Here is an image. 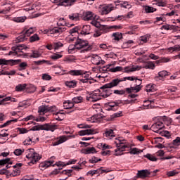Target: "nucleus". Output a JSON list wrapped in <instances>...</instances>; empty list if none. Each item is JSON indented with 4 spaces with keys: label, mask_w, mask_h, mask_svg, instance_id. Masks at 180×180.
I'll list each match as a JSON object with an SVG mask.
<instances>
[{
    "label": "nucleus",
    "mask_w": 180,
    "mask_h": 180,
    "mask_svg": "<svg viewBox=\"0 0 180 180\" xmlns=\"http://www.w3.org/2000/svg\"><path fill=\"white\" fill-rule=\"evenodd\" d=\"M26 158L29 160L28 165H34L37 162L40 161L41 156L39 153L34 152V149L30 148L27 150Z\"/></svg>",
    "instance_id": "1"
},
{
    "label": "nucleus",
    "mask_w": 180,
    "mask_h": 180,
    "mask_svg": "<svg viewBox=\"0 0 180 180\" xmlns=\"http://www.w3.org/2000/svg\"><path fill=\"white\" fill-rule=\"evenodd\" d=\"M76 47L77 50H81L82 49H84V50L81 51V53H85V51H89L92 50V46L89 45L88 41H85L81 39H77Z\"/></svg>",
    "instance_id": "2"
},
{
    "label": "nucleus",
    "mask_w": 180,
    "mask_h": 180,
    "mask_svg": "<svg viewBox=\"0 0 180 180\" xmlns=\"http://www.w3.org/2000/svg\"><path fill=\"white\" fill-rule=\"evenodd\" d=\"M113 80H112L110 82L104 84L103 86L100 88V89L103 90V92H101V95L103 98H108V96H111L113 91H112L111 88H115V86H112Z\"/></svg>",
    "instance_id": "3"
},
{
    "label": "nucleus",
    "mask_w": 180,
    "mask_h": 180,
    "mask_svg": "<svg viewBox=\"0 0 180 180\" xmlns=\"http://www.w3.org/2000/svg\"><path fill=\"white\" fill-rule=\"evenodd\" d=\"M102 98V92H101L100 89H96L87 96L86 99L89 101V102H98V101H101Z\"/></svg>",
    "instance_id": "4"
},
{
    "label": "nucleus",
    "mask_w": 180,
    "mask_h": 180,
    "mask_svg": "<svg viewBox=\"0 0 180 180\" xmlns=\"http://www.w3.org/2000/svg\"><path fill=\"white\" fill-rule=\"evenodd\" d=\"M27 49V46L25 44H18L11 48L13 51H15L17 57H26V53L23 51Z\"/></svg>",
    "instance_id": "5"
},
{
    "label": "nucleus",
    "mask_w": 180,
    "mask_h": 180,
    "mask_svg": "<svg viewBox=\"0 0 180 180\" xmlns=\"http://www.w3.org/2000/svg\"><path fill=\"white\" fill-rule=\"evenodd\" d=\"M114 143L118 148V151L124 152L125 151L126 148H129V145L126 143V140L122 138H117L114 141Z\"/></svg>",
    "instance_id": "6"
},
{
    "label": "nucleus",
    "mask_w": 180,
    "mask_h": 180,
    "mask_svg": "<svg viewBox=\"0 0 180 180\" xmlns=\"http://www.w3.org/2000/svg\"><path fill=\"white\" fill-rule=\"evenodd\" d=\"M67 27H49L46 30V33H49V34H61V33H64V32H67Z\"/></svg>",
    "instance_id": "7"
},
{
    "label": "nucleus",
    "mask_w": 180,
    "mask_h": 180,
    "mask_svg": "<svg viewBox=\"0 0 180 180\" xmlns=\"http://www.w3.org/2000/svg\"><path fill=\"white\" fill-rule=\"evenodd\" d=\"M36 32L35 27H30L28 30H23V34H21L18 37V41H25V40H27V38L30 36V34H33L34 32Z\"/></svg>",
    "instance_id": "8"
},
{
    "label": "nucleus",
    "mask_w": 180,
    "mask_h": 180,
    "mask_svg": "<svg viewBox=\"0 0 180 180\" xmlns=\"http://www.w3.org/2000/svg\"><path fill=\"white\" fill-rule=\"evenodd\" d=\"M112 65H107L103 67V71H110V72H126V67L117 66L115 68H111Z\"/></svg>",
    "instance_id": "9"
},
{
    "label": "nucleus",
    "mask_w": 180,
    "mask_h": 180,
    "mask_svg": "<svg viewBox=\"0 0 180 180\" xmlns=\"http://www.w3.org/2000/svg\"><path fill=\"white\" fill-rule=\"evenodd\" d=\"M98 15L92 11H84L82 14V19L85 21L95 20V19H98Z\"/></svg>",
    "instance_id": "10"
},
{
    "label": "nucleus",
    "mask_w": 180,
    "mask_h": 180,
    "mask_svg": "<svg viewBox=\"0 0 180 180\" xmlns=\"http://www.w3.org/2000/svg\"><path fill=\"white\" fill-rule=\"evenodd\" d=\"M128 80V81H134L136 79V77H123L122 79H120V78H115V79H112V86H117V85H119V84H120V82H123L126 80Z\"/></svg>",
    "instance_id": "11"
},
{
    "label": "nucleus",
    "mask_w": 180,
    "mask_h": 180,
    "mask_svg": "<svg viewBox=\"0 0 180 180\" xmlns=\"http://www.w3.org/2000/svg\"><path fill=\"white\" fill-rule=\"evenodd\" d=\"M18 63H20V60H6L5 58H0V65H16Z\"/></svg>",
    "instance_id": "12"
},
{
    "label": "nucleus",
    "mask_w": 180,
    "mask_h": 180,
    "mask_svg": "<svg viewBox=\"0 0 180 180\" xmlns=\"http://www.w3.org/2000/svg\"><path fill=\"white\" fill-rule=\"evenodd\" d=\"M164 127H165L164 123L162 121H158L151 126L150 130L155 133H158V131H160V130H162Z\"/></svg>",
    "instance_id": "13"
},
{
    "label": "nucleus",
    "mask_w": 180,
    "mask_h": 180,
    "mask_svg": "<svg viewBox=\"0 0 180 180\" xmlns=\"http://www.w3.org/2000/svg\"><path fill=\"white\" fill-rule=\"evenodd\" d=\"M91 63H92L94 65H99L105 64V60H102V58L98 55H92L91 57Z\"/></svg>",
    "instance_id": "14"
},
{
    "label": "nucleus",
    "mask_w": 180,
    "mask_h": 180,
    "mask_svg": "<svg viewBox=\"0 0 180 180\" xmlns=\"http://www.w3.org/2000/svg\"><path fill=\"white\" fill-rule=\"evenodd\" d=\"M113 11V5L112 4H104L101 6V15H108Z\"/></svg>",
    "instance_id": "15"
},
{
    "label": "nucleus",
    "mask_w": 180,
    "mask_h": 180,
    "mask_svg": "<svg viewBox=\"0 0 180 180\" xmlns=\"http://www.w3.org/2000/svg\"><path fill=\"white\" fill-rule=\"evenodd\" d=\"M103 137L105 139H108V140H112L115 139L116 135L115 134V132L113 131V129H106L103 134Z\"/></svg>",
    "instance_id": "16"
},
{
    "label": "nucleus",
    "mask_w": 180,
    "mask_h": 180,
    "mask_svg": "<svg viewBox=\"0 0 180 180\" xmlns=\"http://www.w3.org/2000/svg\"><path fill=\"white\" fill-rule=\"evenodd\" d=\"M150 174L151 172H150L148 169H142L138 171L136 176L138 178H141V179H144V178H148V176H150Z\"/></svg>",
    "instance_id": "17"
},
{
    "label": "nucleus",
    "mask_w": 180,
    "mask_h": 180,
    "mask_svg": "<svg viewBox=\"0 0 180 180\" xmlns=\"http://www.w3.org/2000/svg\"><path fill=\"white\" fill-rule=\"evenodd\" d=\"M68 140L66 136H61L57 138L56 141L52 143L53 147L56 146H60V144H63V143H65Z\"/></svg>",
    "instance_id": "18"
},
{
    "label": "nucleus",
    "mask_w": 180,
    "mask_h": 180,
    "mask_svg": "<svg viewBox=\"0 0 180 180\" xmlns=\"http://www.w3.org/2000/svg\"><path fill=\"white\" fill-rule=\"evenodd\" d=\"M143 68V66L132 65L131 67H126L125 73L129 74V72H134V71H140Z\"/></svg>",
    "instance_id": "19"
},
{
    "label": "nucleus",
    "mask_w": 180,
    "mask_h": 180,
    "mask_svg": "<svg viewBox=\"0 0 180 180\" xmlns=\"http://www.w3.org/2000/svg\"><path fill=\"white\" fill-rule=\"evenodd\" d=\"M54 161L53 160H49V161H46L44 162L40 163L39 165V168L43 169V168H49V167H54Z\"/></svg>",
    "instance_id": "20"
},
{
    "label": "nucleus",
    "mask_w": 180,
    "mask_h": 180,
    "mask_svg": "<svg viewBox=\"0 0 180 180\" xmlns=\"http://www.w3.org/2000/svg\"><path fill=\"white\" fill-rule=\"evenodd\" d=\"M79 136H89L91 134H95V130L94 129H86L82 130L78 132Z\"/></svg>",
    "instance_id": "21"
},
{
    "label": "nucleus",
    "mask_w": 180,
    "mask_h": 180,
    "mask_svg": "<svg viewBox=\"0 0 180 180\" xmlns=\"http://www.w3.org/2000/svg\"><path fill=\"white\" fill-rule=\"evenodd\" d=\"M57 129V125L45 124H44V130L46 131H54Z\"/></svg>",
    "instance_id": "22"
},
{
    "label": "nucleus",
    "mask_w": 180,
    "mask_h": 180,
    "mask_svg": "<svg viewBox=\"0 0 180 180\" xmlns=\"http://www.w3.org/2000/svg\"><path fill=\"white\" fill-rule=\"evenodd\" d=\"M153 102H154V101H144V104L141 106L139 107V110H144L146 109H150V108H151V103H153Z\"/></svg>",
    "instance_id": "23"
},
{
    "label": "nucleus",
    "mask_w": 180,
    "mask_h": 180,
    "mask_svg": "<svg viewBox=\"0 0 180 180\" xmlns=\"http://www.w3.org/2000/svg\"><path fill=\"white\" fill-rule=\"evenodd\" d=\"M103 172H108L106 170H103L102 169V167H101L100 169H97L96 170H90L87 172V175H95L96 174H103Z\"/></svg>",
    "instance_id": "24"
},
{
    "label": "nucleus",
    "mask_w": 180,
    "mask_h": 180,
    "mask_svg": "<svg viewBox=\"0 0 180 180\" xmlns=\"http://www.w3.org/2000/svg\"><path fill=\"white\" fill-rule=\"evenodd\" d=\"M68 18L70 20L73 22H78L79 20V13H72L68 15Z\"/></svg>",
    "instance_id": "25"
},
{
    "label": "nucleus",
    "mask_w": 180,
    "mask_h": 180,
    "mask_svg": "<svg viewBox=\"0 0 180 180\" xmlns=\"http://www.w3.org/2000/svg\"><path fill=\"white\" fill-rule=\"evenodd\" d=\"M180 146V137H176L174 140L172 141V143L170 144L171 148H176Z\"/></svg>",
    "instance_id": "26"
},
{
    "label": "nucleus",
    "mask_w": 180,
    "mask_h": 180,
    "mask_svg": "<svg viewBox=\"0 0 180 180\" xmlns=\"http://www.w3.org/2000/svg\"><path fill=\"white\" fill-rule=\"evenodd\" d=\"M64 109H72L74 108V103L70 100L63 102Z\"/></svg>",
    "instance_id": "27"
},
{
    "label": "nucleus",
    "mask_w": 180,
    "mask_h": 180,
    "mask_svg": "<svg viewBox=\"0 0 180 180\" xmlns=\"http://www.w3.org/2000/svg\"><path fill=\"white\" fill-rule=\"evenodd\" d=\"M112 37H113V40L119 41V40L123 39V34H122V32H114L112 34Z\"/></svg>",
    "instance_id": "28"
},
{
    "label": "nucleus",
    "mask_w": 180,
    "mask_h": 180,
    "mask_svg": "<svg viewBox=\"0 0 180 180\" xmlns=\"http://www.w3.org/2000/svg\"><path fill=\"white\" fill-rule=\"evenodd\" d=\"M103 33H106V30L103 28L97 29L94 33V37H99V36H102Z\"/></svg>",
    "instance_id": "29"
},
{
    "label": "nucleus",
    "mask_w": 180,
    "mask_h": 180,
    "mask_svg": "<svg viewBox=\"0 0 180 180\" xmlns=\"http://www.w3.org/2000/svg\"><path fill=\"white\" fill-rule=\"evenodd\" d=\"M168 75V72L166 70H162L158 72V76L155 77V81H158L160 78H165Z\"/></svg>",
    "instance_id": "30"
},
{
    "label": "nucleus",
    "mask_w": 180,
    "mask_h": 180,
    "mask_svg": "<svg viewBox=\"0 0 180 180\" xmlns=\"http://www.w3.org/2000/svg\"><path fill=\"white\" fill-rule=\"evenodd\" d=\"M96 153V149L94 147H88L83 150V154H95Z\"/></svg>",
    "instance_id": "31"
},
{
    "label": "nucleus",
    "mask_w": 180,
    "mask_h": 180,
    "mask_svg": "<svg viewBox=\"0 0 180 180\" xmlns=\"http://www.w3.org/2000/svg\"><path fill=\"white\" fill-rule=\"evenodd\" d=\"M91 32V25H84L82 29V34H89Z\"/></svg>",
    "instance_id": "32"
},
{
    "label": "nucleus",
    "mask_w": 180,
    "mask_h": 180,
    "mask_svg": "<svg viewBox=\"0 0 180 180\" xmlns=\"http://www.w3.org/2000/svg\"><path fill=\"white\" fill-rule=\"evenodd\" d=\"M75 2H77V0H63L60 5L62 6H71L74 5Z\"/></svg>",
    "instance_id": "33"
},
{
    "label": "nucleus",
    "mask_w": 180,
    "mask_h": 180,
    "mask_svg": "<svg viewBox=\"0 0 180 180\" xmlns=\"http://www.w3.org/2000/svg\"><path fill=\"white\" fill-rule=\"evenodd\" d=\"M129 153L132 155H137L139 154H141V153H143V150L137 148H133L130 149V151Z\"/></svg>",
    "instance_id": "34"
},
{
    "label": "nucleus",
    "mask_w": 180,
    "mask_h": 180,
    "mask_svg": "<svg viewBox=\"0 0 180 180\" xmlns=\"http://www.w3.org/2000/svg\"><path fill=\"white\" fill-rule=\"evenodd\" d=\"M68 74L73 76L82 75V70H70Z\"/></svg>",
    "instance_id": "35"
},
{
    "label": "nucleus",
    "mask_w": 180,
    "mask_h": 180,
    "mask_svg": "<svg viewBox=\"0 0 180 180\" xmlns=\"http://www.w3.org/2000/svg\"><path fill=\"white\" fill-rule=\"evenodd\" d=\"M143 68L146 70H154L155 68V64L151 61L147 62Z\"/></svg>",
    "instance_id": "36"
},
{
    "label": "nucleus",
    "mask_w": 180,
    "mask_h": 180,
    "mask_svg": "<svg viewBox=\"0 0 180 180\" xmlns=\"http://www.w3.org/2000/svg\"><path fill=\"white\" fill-rule=\"evenodd\" d=\"M39 113H47L49 112V105H41L38 108Z\"/></svg>",
    "instance_id": "37"
},
{
    "label": "nucleus",
    "mask_w": 180,
    "mask_h": 180,
    "mask_svg": "<svg viewBox=\"0 0 180 180\" xmlns=\"http://www.w3.org/2000/svg\"><path fill=\"white\" fill-rule=\"evenodd\" d=\"M32 131H39L40 130H44V124H37L31 128Z\"/></svg>",
    "instance_id": "38"
},
{
    "label": "nucleus",
    "mask_w": 180,
    "mask_h": 180,
    "mask_svg": "<svg viewBox=\"0 0 180 180\" xmlns=\"http://www.w3.org/2000/svg\"><path fill=\"white\" fill-rule=\"evenodd\" d=\"M146 92H155V84H149L146 86Z\"/></svg>",
    "instance_id": "39"
},
{
    "label": "nucleus",
    "mask_w": 180,
    "mask_h": 180,
    "mask_svg": "<svg viewBox=\"0 0 180 180\" xmlns=\"http://www.w3.org/2000/svg\"><path fill=\"white\" fill-rule=\"evenodd\" d=\"M26 86H27L26 84H18L15 86V91H17V92H22L26 89Z\"/></svg>",
    "instance_id": "40"
},
{
    "label": "nucleus",
    "mask_w": 180,
    "mask_h": 180,
    "mask_svg": "<svg viewBox=\"0 0 180 180\" xmlns=\"http://www.w3.org/2000/svg\"><path fill=\"white\" fill-rule=\"evenodd\" d=\"M13 122H18V119L15 118V119H13V120H8L7 122L4 123L3 124L0 125V129H3V127H6V126H10V124H12V123H13Z\"/></svg>",
    "instance_id": "41"
},
{
    "label": "nucleus",
    "mask_w": 180,
    "mask_h": 180,
    "mask_svg": "<svg viewBox=\"0 0 180 180\" xmlns=\"http://www.w3.org/2000/svg\"><path fill=\"white\" fill-rule=\"evenodd\" d=\"M152 4L153 5H157L158 6H165V2L162 1V0H153Z\"/></svg>",
    "instance_id": "42"
},
{
    "label": "nucleus",
    "mask_w": 180,
    "mask_h": 180,
    "mask_svg": "<svg viewBox=\"0 0 180 180\" xmlns=\"http://www.w3.org/2000/svg\"><path fill=\"white\" fill-rule=\"evenodd\" d=\"M13 22H16L17 23H23L25 20H26V17H15L13 18Z\"/></svg>",
    "instance_id": "43"
},
{
    "label": "nucleus",
    "mask_w": 180,
    "mask_h": 180,
    "mask_svg": "<svg viewBox=\"0 0 180 180\" xmlns=\"http://www.w3.org/2000/svg\"><path fill=\"white\" fill-rule=\"evenodd\" d=\"M171 61V58H160L159 60H156V64H161L162 63H169Z\"/></svg>",
    "instance_id": "44"
},
{
    "label": "nucleus",
    "mask_w": 180,
    "mask_h": 180,
    "mask_svg": "<svg viewBox=\"0 0 180 180\" xmlns=\"http://www.w3.org/2000/svg\"><path fill=\"white\" fill-rule=\"evenodd\" d=\"M82 101H84V98L81 96H77V97H74L72 99V101L74 103H81V102H82Z\"/></svg>",
    "instance_id": "45"
},
{
    "label": "nucleus",
    "mask_w": 180,
    "mask_h": 180,
    "mask_svg": "<svg viewBox=\"0 0 180 180\" xmlns=\"http://www.w3.org/2000/svg\"><path fill=\"white\" fill-rule=\"evenodd\" d=\"M141 81L142 80H139V84H135V86L131 87L132 91L140 92V90L141 89Z\"/></svg>",
    "instance_id": "46"
},
{
    "label": "nucleus",
    "mask_w": 180,
    "mask_h": 180,
    "mask_svg": "<svg viewBox=\"0 0 180 180\" xmlns=\"http://www.w3.org/2000/svg\"><path fill=\"white\" fill-rule=\"evenodd\" d=\"M40 40V37L37 34H34L30 37V43H33L34 41H39Z\"/></svg>",
    "instance_id": "47"
},
{
    "label": "nucleus",
    "mask_w": 180,
    "mask_h": 180,
    "mask_svg": "<svg viewBox=\"0 0 180 180\" xmlns=\"http://www.w3.org/2000/svg\"><path fill=\"white\" fill-rule=\"evenodd\" d=\"M6 164L12 165V162H11V158L0 160V166L6 165Z\"/></svg>",
    "instance_id": "48"
},
{
    "label": "nucleus",
    "mask_w": 180,
    "mask_h": 180,
    "mask_svg": "<svg viewBox=\"0 0 180 180\" xmlns=\"http://www.w3.org/2000/svg\"><path fill=\"white\" fill-rule=\"evenodd\" d=\"M122 103V100H117L114 102L109 103L108 106L110 108H115V106H119Z\"/></svg>",
    "instance_id": "49"
},
{
    "label": "nucleus",
    "mask_w": 180,
    "mask_h": 180,
    "mask_svg": "<svg viewBox=\"0 0 180 180\" xmlns=\"http://www.w3.org/2000/svg\"><path fill=\"white\" fill-rule=\"evenodd\" d=\"M98 148H103V150H109L110 148V146L103 143H98Z\"/></svg>",
    "instance_id": "50"
},
{
    "label": "nucleus",
    "mask_w": 180,
    "mask_h": 180,
    "mask_svg": "<svg viewBox=\"0 0 180 180\" xmlns=\"http://www.w3.org/2000/svg\"><path fill=\"white\" fill-rule=\"evenodd\" d=\"M75 50H77L76 42L75 43V44H72L68 46V51L69 53L75 52Z\"/></svg>",
    "instance_id": "51"
},
{
    "label": "nucleus",
    "mask_w": 180,
    "mask_h": 180,
    "mask_svg": "<svg viewBox=\"0 0 180 180\" xmlns=\"http://www.w3.org/2000/svg\"><path fill=\"white\" fill-rule=\"evenodd\" d=\"M66 23H65V20H64V18H60L58 19V22H57V26H58L59 27H60V26H62V27H64Z\"/></svg>",
    "instance_id": "52"
},
{
    "label": "nucleus",
    "mask_w": 180,
    "mask_h": 180,
    "mask_svg": "<svg viewBox=\"0 0 180 180\" xmlns=\"http://www.w3.org/2000/svg\"><path fill=\"white\" fill-rule=\"evenodd\" d=\"M65 85L66 86H69V88H75V86H77V82L75 81L66 82Z\"/></svg>",
    "instance_id": "53"
},
{
    "label": "nucleus",
    "mask_w": 180,
    "mask_h": 180,
    "mask_svg": "<svg viewBox=\"0 0 180 180\" xmlns=\"http://www.w3.org/2000/svg\"><path fill=\"white\" fill-rule=\"evenodd\" d=\"M66 40L68 43H72V41H75L78 39H77V37H74V35H68V37L66 38Z\"/></svg>",
    "instance_id": "54"
},
{
    "label": "nucleus",
    "mask_w": 180,
    "mask_h": 180,
    "mask_svg": "<svg viewBox=\"0 0 180 180\" xmlns=\"http://www.w3.org/2000/svg\"><path fill=\"white\" fill-rule=\"evenodd\" d=\"M63 46H64V44L63 43H61L60 41L55 42L53 44V49H54V50H58L59 49H61V47H63Z\"/></svg>",
    "instance_id": "55"
},
{
    "label": "nucleus",
    "mask_w": 180,
    "mask_h": 180,
    "mask_svg": "<svg viewBox=\"0 0 180 180\" xmlns=\"http://www.w3.org/2000/svg\"><path fill=\"white\" fill-rule=\"evenodd\" d=\"M40 56V53L38 51H32V53L30 56V57H31L32 58H39Z\"/></svg>",
    "instance_id": "56"
},
{
    "label": "nucleus",
    "mask_w": 180,
    "mask_h": 180,
    "mask_svg": "<svg viewBox=\"0 0 180 180\" xmlns=\"http://www.w3.org/2000/svg\"><path fill=\"white\" fill-rule=\"evenodd\" d=\"M144 157L150 161H157V158L150 153L146 154V155H144Z\"/></svg>",
    "instance_id": "57"
},
{
    "label": "nucleus",
    "mask_w": 180,
    "mask_h": 180,
    "mask_svg": "<svg viewBox=\"0 0 180 180\" xmlns=\"http://www.w3.org/2000/svg\"><path fill=\"white\" fill-rule=\"evenodd\" d=\"M98 161H102V159L96 157H92L91 159H89V162H90V164H96V162Z\"/></svg>",
    "instance_id": "58"
},
{
    "label": "nucleus",
    "mask_w": 180,
    "mask_h": 180,
    "mask_svg": "<svg viewBox=\"0 0 180 180\" xmlns=\"http://www.w3.org/2000/svg\"><path fill=\"white\" fill-rule=\"evenodd\" d=\"M155 11V8H153L150 6H145V12H146V13H151L154 12Z\"/></svg>",
    "instance_id": "59"
},
{
    "label": "nucleus",
    "mask_w": 180,
    "mask_h": 180,
    "mask_svg": "<svg viewBox=\"0 0 180 180\" xmlns=\"http://www.w3.org/2000/svg\"><path fill=\"white\" fill-rule=\"evenodd\" d=\"M27 67V63L22 62L19 65V71H23Z\"/></svg>",
    "instance_id": "60"
},
{
    "label": "nucleus",
    "mask_w": 180,
    "mask_h": 180,
    "mask_svg": "<svg viewBox=\"0 0 180 180\" xmlns=\"http://www.w3.org/2000/svg\"><path fill=\"white\" fill-rule=\"evenodd\" d=\"M120 5L122 8H125V9H130V8H131V5L127 1H124L123 3L120 4Z\"/></svg>",
    "instance_id": "61"
},
{
    "label": "nucleus",
    "mask_w": 180,
    "mask_h": 180,
    "mask_svg": "<svg viewBox=\"0 0 180 180\" xmlns=\"http://www.w3.org/2000/svg\"><path fill=\"white\" fill-rule=\"evenodd\" d=\"M178 174H179V172H176V170H172L167 172L166 175L168 176H175V175H178Z\"/></svg>",
    "instance_id": "62"
},
{
    "label": "nucleus",
    "mask_w": 180,
    "mask_h": 180,
    "mask_svg": "<svg viewBox=\"0 0 180 180\" xmlns=\"http://www.w3.org/2000/svg\"><path fill=\"white\" fill-rule=\"evenodd\" d=\"M20 174V170L19 169H15L11 174V176H18V175Z\"/></svg>",
    "instance_id": "63"
},
{
    "label": "nucleus",
    "mask_w": 180,
    "mask_h": 180,
    "mask_svg": "<svg viewBox=\"0 0 180 180\" xmlns=\"http://www.w3.org/2000/svg\"><path fill=\"white\" fill-rule=\"evenodd\" d=\"M169 51L172 50V51H180V46L179 45H175L174 46L169 48Z\"/></svg>",
    "instance_id": "64"
}]
</instances>
